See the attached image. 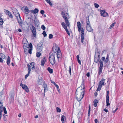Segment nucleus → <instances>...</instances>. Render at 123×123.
Returning <instances> with one entry per match:
<instances>
[{
    "label": "nucleus",
    "mask_w": 123,
    "mask_h": 123,
    "mask_svg": "<svg viewBox=\"0 0 123 123\" xmlns=\"http://www.w3.org/2000/svg\"><path fill=\"white\" fill-rule=\"evenodd\" d=\"M43 88H45V87H47V84L45 83V82H44L43 83Z\"/></svg>",
    "instance_id": "nucleus-47"
},
{
    "label": "nucleus",
    "mask_w": 123,
    "mask_h": 123,
    "mask_svg": "<svg viewBox=\"0 0 123 123\" xmlns=\"http://www.w3.org/2000/svg\"><path fill=\"white\" fill-rule=\"evenodd\" d=\"M27 66L28 67V70L29 72H31V66L29 64H28L27 65Z\"/></svg>",
    "instance_id": "nucleus-42"
},
{
    "label": "nucleus",
    "mask_w": 123,
    "mask_h": 123,
    "mask_svg": "<svg viewBox=\"0 0 123 123\" xmlns=\"http://www.w3.org/2000/svg\"><path fill=\"white\" fill-rule=\"evenodd\" d=\"M61 25L62 27L64 28V29L65 30L66 29H67V27L66 26L67 25H66L65 23L64 22H62L61 24Z\"/></svg>",
    "instance_id": "nucleus-26"
},
{
    "label": "nucleus",
    "mask_w": 123,
    "mask_h": 123,
    "mask_svg": "<svg viewBox=\"0 0 123 123\" xmlns=\"http://www.w3.org/2000/svg\"><path fill=\"white\" fill-rule=\"evenodd\" d=\"M54 85L57 88L58 91H59L60 90V89H59V87L58 85L56 84Z\"/></svg>",
    "instance_id": "nucleus-53"
},
{
    "label": "nucleus",
    "mask_w": 123,
    "mask_h": 123,
    "mask_svg": "<svg viewBox=\"0 0 123 123\" xmlns=\"http://www.w3.org/2000/svg\"><path fill=\"white\" fill-rule=\"evenodd\" d=\"M24 52H25V54H28V50L24 51Z\"/></svg>",
    "instance_id": "nucleus-62"
},
{
    "label": "nucleus",
    "mask_w": 123,
    "mask_h": 123,
    "mask_svg": "<svg viewBox=\"0 0 123 123\" xmlns=\"http://www.w3.org/2000/svg\"><path fill=\"white\" fill-rule=\"evenodd\" d=\"M43 41H41L38 44L37 46V50L38 51L41 52L42 50Z\"/></svg>",
    "instance_id": "nucleus-6"
},
{
    "label": "nucleus",
    "mask_w": 123,
    "mask_h": 123,
    "mask_svg": "<svg viewBox=\"0 0 123 123\" xmlns=\"http://www.w3.org/2000/svg\"><path fill=\"white\" fill-rule=\"evenodd\" d=\"M53 35L52 34H50L49 35V39L52 38L53 37Z\"/></svg>",
    "instance_id": "nucleus-56"
},
{
    "label": "nucleus",
    "mask_w": 123,
    "mask_h": 123,
    "mask_svg": "<svg viewBox=\"0 0 123 123\" xmlns=\"http://www.w3.org/2000/svg\"><path fill=\"white\" fill-rule=\"evenodd\" d=\"M10 99L11 100V102H13L14 100V97L12 95L11 98H10Z\"/></svg>",
    "instance_id": "nucleus-40"
},
{
    "label": "nucleus",
    "mask_w": 123,
    "mask_h": 123,
    "mask_svg": "<svg viewBox=\"0 0 123 123\" xmlns=\"http://www.w3.org/2000/svg\"><path fill=\"white\" fill-rule=\"evenodd\" d=\"M66 25L68 27H69L70 24L67 19V18L64 19Z\"/></svg>",
    "instance_id": "nucleus-24"
},
{
    "label": "nucleus",
    "mask_w": 123,
    "mask_h": 123,
    "mask_svg": "<svg viewBox=\"0 0 123 123\" xmlns=\"http://www.w3.org/2000/svg\"><path fill=\"white\" fill-rule=\"evenodd\" d=\"M109 55H108V54H107L106 58V59L104 61V62H105V64H106V65L107 64H108V62L109 61Z\"/></svg>",
    "instance_id": "nucleus-23"
},
{
    "label": "nucleus",
    "mask_w": 123,
    "mask_h": 123,
    "mask_svg": "<svg viewBox=\"0 0 123 123\" xmlns=\"http://www.w3.org/2000/svg\"><path fill=\"white\" fill-rule=\"evenodd\" d=\"M109 91H107L106 92V106H108L110 105V104L109 103Z\"/></svg>",
    "instance_id": "nucleus-9"
},
{
    "label": "nucleus",
    "mask_w": 123,
    "mask_h": 123,
    "mask_svg": "<svg viewBox=\"0 0 123 123\" xmlns=\"http://www.w3.org/2000/svg\"><path fill=\"white\" fill-rule=\"evenodd\" d=\"M81 38H84V30L83 28H82L81 30Z\"/></svg>",
    "instance_id": "nucleus-28"
},
{
    "label": "nucleus",
    "mask_w": 123,
    "mask_h": 123,
    "mask_svg": "<svg viewBox=\"0 0 123 123\" xmlns=\"http://www.w3.org/2000/svg\"><path fill=\"white\" fill-rule=\"evenodd\" d=\"M100 53H101V52L100 51H98V50H97V52H95V53H96V55H97L98 54L100 55Z\"/></svg>",
    "instance_id": "nucleus-55"
},
{
    "label": "nucleus",
    "mask_w": 123,
    "mask_h": 123,
    "mask_svg": "<svg viewBox=\"0 0 123 123\" xmlns=\"http://www.w3.org/2000/svg\"><path fill=\"white\" fill-rule=\"evenodd\" d=\"M47 70L50 74H52L53 73V69L50 67L48 68Z\"/></svg>",
    "instance_id": "nucleus-33"
},
{
    "label": "nucleus",
    "mask_w": 123,
    "mask_h": 123,
    "mask_svg": "<svg viewBox=\"0 0 123 123\" xmlns=\"http://www.w3.org/2000/svg\"><path fill=\"white\" fill-rule=\"evenodd\" d=\"M29 45V47H30V48H32V44L31 43H30Z\"/></svg>",
    "instance_id": "nucleus-60"
},
{
    "label": "nucleus",
    "mask_w": 123,
    "mask_h": 123,
    "mask_svg": "<svg viewBox=\"0 0 123 123\" xmlns=\"http://www.w3.org/2000/svg\"><path fill=\"white\" fill-rule=\"evenodd\" d=\"M26 7L27 8H25L24 9V10L25 12H27V13H26V14H27L28 13H29L30 12V10H29L28 9V8H27V6Z\"/></svg>",
    "instance_id": "nucleus-36"
},
{
    "label": "nucleus",
    "mask_w": 123,
    "mask_h": 123,
    "mask_svg": "<svg viewBox=\"0 0 123 123\" xmlns=\"http://www.w3.org/2000/svg\"><path fill=\"white\" fill-rule=\"evenodd\" d=\"M30 11L32 13L36 14L38 13V12L39 10L37 8H35L34 10H31Z\"/></svg>",
    "instance_id": "nucleus-17"
},
{
    "label": "nucleus",
    "mask_w": 123,
    "mask_h": 123,
    "mask_svg": "<svg viewBox=\"0 0 123 123\" xmlns=\"http://www.w3.org/2000/svg\"><path fill=\"white\" fill-rule=\"evenodd\" d=\"M86 30L89 32H91L93 31V29L92 28L90 25H86Z\"/></svg>",
    "instance_id": "nucleus-14"
},
{
    "label": "nucleus",
    "mask_w": 123,
    "mask_h": 123,
    "mask_svg": "<svg viewBox=\"0 0 123 123\" xmlns=\"http://www.w3.org/2000/svg\"><path fill=\"white\" fill-rule=\"evenodd\" d=\"M30 72H31L28 71V73L25 75V79H26L27 77L29 76Z\"/></svg>",
    "instance_id": "nucleus-43"
},
{
    "label": "nucleus",
    "mask_w": 123,
    "mask_h": 123,
    "mask_svg": "<svg viewBox=\"0 0 123 123\" xmlns=\"http://www.w3.org/2000/svg\"><path fill=\"white\" fill-rule=\"evenodd\" d=\"M30 65L32 67L31 69L32 70L35 69V71L36 72H37L39 70V68L37 67H35L34 66V62H32L30 63Z\"/></svg>",
    "instance_id": "nucleus-12"
},
{
    "label": "nucleus",
    "mask_w": 123,
    "mask_h": 123,
    "mask_svg": "<svg viewBox=\"0 0 123 123\" xmlns=\"http://www.w3.org/2000/svg\"><path fill=\"white\" fill-rule=\"evenodd\" d=\"M23 48L24 49V51L28 50V49H29V47H27L26 46H23Z\"/></svg>",
    "instance_id": "nucleus-44"
},
{
    "label": "nucleus",
    "mask_w": 123,
    "mask_h": 123,
    "mask_svg": "<svg viewBox=\"0 0 123 123\" xmlns=\"http://www.w3.org/2000/svg\"><path fill=\"white\" fill-rule=\"evenodd\" d=\"M23 40L26 41V43H23V47L24 46H26L27 47H29V45L28 44V43L26 40V39H23Z\"/></svg>",
    "instance_id": "nucleus-19"
},
{
    "label": "nucleus",
    "mask_w": 123,
    "mask_h": 123,
    "mask_svg": "<svg viewBox=\"0 0 123 123\" xmlns=\"http://www.w3.org/2000/svg\"><path fill=\"white\" fill-rule=\"evenodd\" d=\"M0 56L2 58L4 59H6V56L4 54L2 53H1L0 54Z\"/></svg>",
    "instance_id": "nucleus-34"
},
{
    "label": "nucleus",
    "mask_w": 123,
    "mask_h": 123,
    "mask_svg": "<svg viewBox=\"0 0 123 123\" xmlns=\"http://www.w3.org/2000/svg\"><path fill=\"white\" fill-rule=\"evenodd\" d=\"M99 62L100 66L98 68V76L100 75L102 73L103 67V62L101 60H100L99 61Z\"/></svg>",
    "instance_id": "nucleus-3"
},
{
    "label": "nucleus",
    "mask_w": 123,
    "mask_h": 123,
    "mask_svg": "<svg viewBox=\"0 0 123 123\" xmlns=\"http://www.w3.org/2000/svg\"><path fill=\"white\" fill-rule=\"evenodd\" d=\"M20 86L24 90H25L26 92H29V88L26 85H24L22 83H21Z\"/></svg>",
    "instance_id": "nucleus-10"
},
{
    "label": "nucleus",
    "mask_w": 123,
    "mask_h": 123,
    "mask_svg": "<svg viewBox=\"0 0 123 123\" xmlns=\"http://www.w3.org/2000/svg\"><path fill=\"white\" fill-rule=\"evenodd\" d=\"M98 102V101L97 99H95L94 100L93 103H94V105L95 107H96L97 106V103Z\"/></svg>",
    "instance_id": "nucleus-29"
},
{
    "label": "nucleus",
    "mask_w": 123,
    "mask_h": 123,
    "mask_svg": "<svg viewBox=\"0 0 123 123\" xmlns=\"http://www.w3.org/2000/svg\"><path fill=\"white\" fill-rule=\"evenodd\" d=\"M44 91L43 92V94L44 96L45 95V93L46 91H48V88L47 87H45V88H44Z\"/></svg>",
    "instance_id": "nucleus-41"
},
{
    "label": "nucleus",
    "mask_w": 123,
    "mask_h": 123,
    "mask_svg": "<svg viewBox=\"0 0 123 123\" xmlns=\"http://www.w3.org/2000/svg\"><path fill=\"white\" fill-rule=\"evenodd\" d=\"M13 13L16 17L17 19H18V18H19L20 19V15L17 9H15V10L13 11Z\"/></svg>",
    "instance_id": "nucleus-11"
},
{
    "label": "nucleus",
    "mask_w": 123,
    "mask_h": 123,
    "mask_svg": "<svg viewBox=\"0 0 123 123\" xmlns=\"http://www.w3.org/2000/svg\"><path fill=\"white\" fill-rule=\"evenodd\" d=\"M94 5L95 7L96 8H98L99 6V5L97 3H94Z\"/></svg>",
    "instance_id": "nucleus-51"
},
{
    "label": "nucleus",
    "mask_w": 123,
    "mask_h": 123,
    "mask_svg": "<svg viewBox=\"0 0 123 123\" xmlns=\"http://www.w3.org/2000/svg\"><path fill=\"white\" fill-rule=\"evenodd\" d=\"M41 55V53L40 52H37L36 53V56L37 57H39Z\"/></svg>",
    "instance_id": "nucleus-39"
},
{
    "label": "nucleus",
    "mask_w": 123,
    "mask_h": 123,
    "mask_svg": "<svg viewBox=\"0 0 123 123\" xmlns=\"http://www.w3.org/2000/svg\"><path fill=\"white\" fill-rule=\"evenodd\" d=\"M101 59L102 61H104L105 60V57H102L101 58Z\"/></svg>",
    "instance_id": "nucleus-64"
},
{
    "label": "nucleus",
    "mask_w": 123,
    "mask_h": 123,
    "mask_svg": "<svg viewBox=\"0 0 123 123\" xmlns=\"http://www.w3.org/2000/svg\"><path fill=\"white\" fill-rule=\"evenodd\" d=\"M46 62V58L45 57H44L43 59L41 60V65L42 66H44V64L45 63V62Z\"/></svg>",
    "instance_id": "nucleus-15"
},
{
    "label": "nucleus",
    "mask_w": 123,
    "mask_h": 123,
    "mask_svg": "<svg viewBox=\"0 0 123 123\" xmlns=\"http://www.w3.org/2000/svg\"><path fill=\"white\" fill-rule=\"evenodd\" d=\"M17 20H18V21L20 26H22V25L23 24V22L22 21V20L21 19V18H20V19L19 18L20 20H18V19H17Z\"/></svg>",
    "instance_id": "nucleus-25"
},
{
    "label": "nucleus",
    "mask_w": 123,
    "mask_h": 123,
    "mask_svg": "<svg viewBox=\"0 0 123 123\" xmlns=\"http://www.w3.org/2000/svg\"><path fill=\"white\" fill-rule=\"evenodd\" d=\"M3 119L4 121H6L7 120V117H8V116L6 114H3Z\"/></svg>",
    "instance_id": "nucleus-27"
},
{
    "label": "nucleus",
    "mask_w": 123,
    "mask_h": 123,
    "mask_svg": "<svg viewBox=\"0 0 123 123\" xmlns=\"http://www.w3.org/2000/svg\"><path fill=\"white\" fill-rule=\"evenodd\" d=\"M56 110L57 112H61V109L58 107H57L56 108Z\"/></svg>",
    "instance_id": "nucleus-46"
},
{
    "label": "nucleus",
    "mask_w": 123,
    "mask_h": 123,
    "mask_svg": "<svg viewBox=\"0 0 123 123\" xmlns=\"http://www.w3.org/2000/svg\"><path fill=\"white\" fill-rule=\"evenodd\" d=\"M64 119H65V120H66V117L64 115H62L61 120L62 121V123H64L65 122V120H64Z\"/></svg>",
    "instance_id": "nucleus-20"
},
{
    "label": "nucleus",
    "mask_w": 123,
    "mask_h": 123,
    "mask_svg": "<svg viewBox=\"0 0 123 123\" xmlns=\"http://www.w3.org/2000/svg\"><path fill=\"white\" fill-rule=\"evenodd\" d=\"M61 14L64 19H65L67 18V17L65 15L64 13L62 11L61 12Z\"/></svg>",
    "instance_id": "nucleus-31"
},
{
    "label": "nucleus",
    "mask_w": 123,
    "mask_h": 123,
    "mask_svg": "<svg viewBox=\"0 0 123 123\" xmlns=\"http://www.w3.org/2000/svg\"><path fill=\"white\" fill-rule=\"evenodd\" d=\"M105 14L103 16V17H106L108 15V14L107 12H106L105 11Z\"/></svg>",
    "instance_id": "nucleus-52"
},
{
    "label": "nucleus",
    "mask_w": 123,
    "mask_h": 123,
    "mask_svg": "<svg viewBox=\"0 0 123 123\" xmlns=\"http://www.w3.org/2000/svg\"><path fill=\"white\" fill-rule=\"evenodd\" d=\"M3 60L2 59V58L0 57V62L1 63H3Z\"/></svg>",
    "instance_id": "nucleus-61"
},
{
    "label": "nucleus",
    "mask_w": 123,
    "mask_h": 123,
    "mask_svg": "<svg viewBox=\"0 0 123 123\" xmlns=\"http://www.w3.org/2000/svg\"><path fill=\"white\" fill-rule=\"evenodd\" d=\"M3 23L4 22L3 20L1 17V16H0V25H2Z\"/></svg>",
    "instance_id": "nucleus-35"
},
{
    "label": "nucleus",
    "mask_w": 123,
    "mask_h": 123,
    "mask_svg": "<svg viewBox=\"0 0 123 123\" xmlns=\"http://www.w3.org/2000/svg\"><path fill=\"white\" fill-rule=\"evenodd\" d=\"M105 80V79L103 78H102L101 80H100L99 82L98 86L97 88L96 91H98L101 90V88L102 86L104 85V81Z\"/></svg>",
    "instance_id": "nucleus-4"
},
{
    "label": "nucleus",
    "mask_w": 123,
    "mask_h": 123,
    "mask_svg": "<svg viewBox=\"0 0 123 123\" xmlns=\"http://www.w3.org/2000/svg\"><path fill=\"white\" fill-rule=\"evenodd\" d=\"M90 72H88L86 74V76L88 77H90Z\"/></svg>",
    "instance_id": "nucleus-59"
},
{
    "label": "nucleus",
    "mask_w": 123,
    "mask_h": 123,
    "mask_svg": "<svg viewBox=\"0 0 123 123\" xmlns=\"http://www.w3.org/2000/svg\"><path fill=\"white\" fill-rule=\"evenodd\" d=\"M5 13H6V14L8 16L10 14H11V13L9 11L7 10H6L5 11Z\"/></svg>",
    "instance_id": "nucleus-38"
},
{
    "label": "nucleus",
    "mask_w": 123,
    "mask_h": 123,
    "mask_svg": "<svg viewBox=\"0 0 123 123\" xmlns=\"http://www.w3.org/2000/svg\"><path fill=\"white\" fill-rule=\"evenodd\" d=\"M65 30L66 32L67 33L68 35L69 36L70 35V33L69 32V31H68L67 28Z\"/></svg>",
    "instance_id": "nucleus-57"
},
{
    "label": "nucleus",
    "mask_w": 123,
    "mask_h": 123,
    "mask_svg": "<svg viewBox=\"0 0 123 123\" xmlns=\"http://www.w3.org/2000/svg\"><path fill=\"white\" fill-rule=\"evenodd\" d=\"M60 50V48L55 43L53 44V46L52 47L53 51L54 53H55Z\"/></svg>",
    "instance_id": "nucleus-8"
},
{
    "label": "nucleus",
    "mask_w": 123,
    "mask_h": 123,
    "mask_svg": "<svg viewBox=\"0 0 123 123\" xmlns=\"http://www.w3.org/2000/svg\"><path fill=\"white\" fill-rule=\"evenodd\" d=\"M49 62L52 65H54L55 62V56L53 55H50L49 57Z\"/></svg>",
    "instance_id": "nucleus-5"
},
{
    "label": "nucleus",
    "mask_w": 123,
    "mask_h": 123,
    "mask_svg": "<svg viewBox=\"0 0 123 123\" xmlns=\"http://www.w3.org/2000/svg\"><path fill=\"white\" fill-rule=\"evenodd\" d=\"M82 89H81L82 92H81L80 94L76 95L75 98L79 102L82 99L84 96L85 93V86L84 84V80H83L82 84L80 86Z\"/></svg>",
    "instance_id": "nucleus-1"
},
{
    "label": "nucleus",
    "mask_w": 123,
    "mask_h": 123,
    "mask_svg": "<svg viewBox=\"0 0 123 123\" xmlns=\"http://www.w3.org/2000/svg\"><path fill=\"white\" fill-rule=\"evenodd\" d=\"M116 24V22H115L113 23L110 26V28L111 29L112 28L114 25Z\"/></svg>",
    "instance_id": "nucleus-45"
},
{
    "label": "nucleus",
    "mask_w": 123,
    "mask_h": 123,
    "mask_svg": "<svg viewBox=\"0 0 123 123\" xmlns=\"http://www.w3.org/2000/svg\"><path fill=\"white\" fill-rule=\"evenodd\" d=\"M89 16H87L86 18V25H90V23L89 20Z\"/></svg>",
    "instance_id": "nucleus-16"
},
{
    "label": "nucleus",
    "mask_w": 123,
    "mask_h": 123,
    "mask_svg": "<svg viewBox=\"0 0 123 123\" xmlns=\"http://www.w3.org/2000/svg\"><path fill=\"white\" fill-rule=\"evenodd\" d=\"M10 57L8 56V57L7 58L6 63L7 64V65L9 66H10Z\"/></svg>",
    "instance_id": "nucleus-22"
},
{
    "label": "nucleus",
    "mask_w": 123,
    "mask_h": 123,
    "mask_svg": "<svg viewBox=\"0 0 123 123\" xmlns=\"http://www.w3.org/2000/svg\"><path fill=\"white\" fill-rule=\"evenodd\" d=\"M68 71L69 72L70 75V76L71 75V68L70 66L69 67Z\"/></svg>",
    "instance_id": "nucleus-49"
},
{
    "label": "nucleus",
    "mask_w": 123,
    "mask_h": 123,
    "mask_svg": "<svg viewBox=\"0 0 123 123\" xmlns=\"http://www.w3.org/2000/svg\"><path fill=\"white\" fill-rule=\"evenodd\" d=\"M29 24H30L29 27L32 33V37L36 38V29L35 27L31 24V23L29 22Z\"/></svg>",
    "instance_id": "nucleus-2"
},
{
    "label": "nucleus",
    "mask_w": 123,
    "mask_h": 123,
    "mask_svg": "<svg viewBox=\"0 0 123 123\" xmlns=\"http://www.w3.org/2000/svg\"><path fill=\"white\" fill-rule=\"evenodd\" d=\"M34 23L35 26L36 25L37 27L39 25V22L37 19H35L34 20Z\"/></svg>",
    "instance_id": "nucleus-21"
},
{
    "label": "nucleus",
    "mask_w": 123,
    "mask_h": 123,
    "mask_svg": "<svg viewBox=\"0 0 123 123\" xmlns=\"http://www.w3.org/2000/svg\"><path fill=\"white\" fill-rule=\"evenodd\" d=\"M77 61H78V62L81 65V62L80 61V60L79 59H77Z\"/></svg>",
    "instance_id": "nucleus-63"
},
{
    "label": "nucleus",
    "mask_w": 123,
    "mask_h": 123,
    "mask_svg": "<svg viewBox=\"0 0 123 123\" xmlns=\"http://www.w3.org/2000/svg\"><path fill=\"white\" fill-rule=\"evenodd\" d=\"M57 52V57L58 59L59 58H61L62 57V54L60 50H59Z\"/></svg>",
    "instance_id": "nucleus-13"
},
{
    "label": "nucleus",
    "mask_w": 123,
    "mask_h": 123,
    "mask_svg": "<svg viewBox=\"0 0 123 123\" xmlns=\"http://www.w3.org/2000/svg\"><path fill=\"white\" fill-rule=\"evenodd\" d=\"M105 11L104 10H101L100 11L101 15L103 17L104 15L105 14Z\"/></svg>",
    "instance_id": "nucleus-37"
},
{
    "label": "nucleus",
    "mask_w": 123,
    "mask_h": 123,
    "mask_svg": "<svg viewBox=\"0 0 123 123\" xmlns=\"http://www.w3.org/2000/svg\"><path fill=\"white\" fill-rule=\"evenodd\" d=\"M41 28L43 30H45L46 28L45 26L43 25H41Z\"/></svg>",
    "instance_id": "nucleus-54"
},
{
    "label": "nucleus",
    "mask_w": 123,
    "mask_h": 123,
    "mask_svg": "<svg viewBox=\"0 0 123 123\" xmlns=\"http://www.w3.org/2000/svg\"><path fill=\"white\" fill-rule=\"evenodd\" d=\"M77 25L78 31H80L81 30V25L80 22H78L77 23Z\"/></svg>",
    "instance_id": "nucleus-18"
},
{
    "label": "nucleus",
    "mask_w": 123,
    "mask_h": 123,
    "mask_svg": "<svg viewBox=\"0 0 123 123\" xmlns=\"http://www.w3.org/2000/svg\"><path fill=\"white\" fill-rule=\"evenodd\" d=\"M29 50H28V53H29L30 54H31L32 53V48H29L28 49Z\"/></svg>",
    "instance_id": "nucleus-50"
},
{
    "label": "nucleus",
    "mask_w": 123,
    "mask_h": 123,
    "mask_svg": "<svg viewBox=\"0 0 123 123\" xmlns=\"http://www.w3.org/2000/svg\"><path fill=\"white\" fill-rule=\"evenodd\" d=\"M42 34L43 35L44 37H45L47 36V34H46L45 31H43V32L42 33Z\"/></svg>",
    "instance_id": "nucleus-48"
},
{
    "label": "nucleus",
    "mask_w": 123,
    "mask_h": 123,
    "mask_svg": "<svg viewBox=\"0 0 123 123\" xmlns=\"http://www.w3.org/2000/svg\"><path fill=\"white\" fill-rule=\"evenodd\" d=\"M91 107L90 105L89 106V109L88 113V116L89 117L90 115Z\"/></svg>",
    "instance_id": "nucleus-32"
},
{
    "label": "nucleus",
    "mask_w": 123,
    "mask_h": 123,
    "mask_svg": "<svg viewBox=\"0 0 123 123\" xmlns=\"http://www.w3.org/2000/svg\"><path fill=\"white\" fill-rule=\"evenodd\" d=\"M4 112L5 114H6L7 113V111L6 110V108L5 107H3V105H2L0 106V120H1L2 117V112L3 111V108Z\"/></svg>",
    "instance_id": "nucleus-7"
},
{
    "label": "nucleus",
    "mask_w": 123,
    "mask_h": 123,
    "mask_svg": "<svg viewBox=\"0 0 123 123\" xmlns=\"http://www.w3.org/2000/svg\"><path fill=\"white\" fill-rule=\"evenodd\" d=\"M95 56H96V53H95V55H94V61L95 62L97 63L99 61V59H98V58H96Z\"/></svg>",
    "instance_id": "nucleus-30"
},
{
    "label": "nucleus",
    "mask_w": 123,
    "mask_h": 123,
    "mask_svg": "<svg viewBox=\"0 0 123 123\" xmlns=\"http://www.w3.org/2000/svg\"><path fill=\"white\" fill-rule=\"evenodd\" d=\"M44 13V11L43 10H41L40 11V13L42 14H43Z\"/></svg>",
    "instance_id": "nucleus-58"
}]
</instances>
